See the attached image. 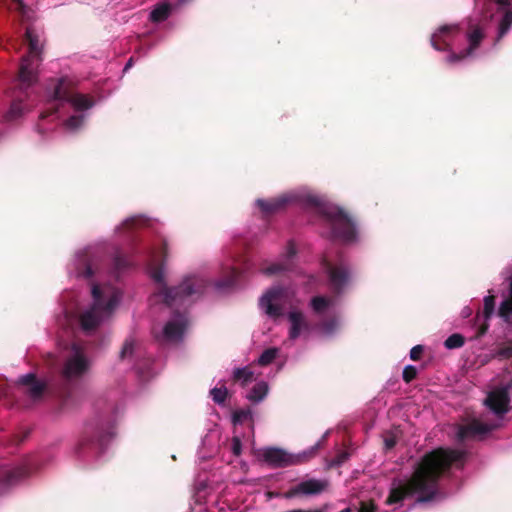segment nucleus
<instances>
[{"label": "nucleus", "instance_id": "f257e3e1", "mask_svg": "<svg viewBox=\"0 0 512 512\" xmlns=\"http://www.w3.org/2000/svg\"><path fill=\"white\" fill-rule=\"evenodd\" d=\"M465 460L466 454L462 450L438 448L427 453L418 462L408 481L393 484L387 504H395L414 495H417V502L432 500L437 492L439 477L451 468H462Z\"/></svg>", "mask_w": 512, "mask_h": 512}, {"label": "nucleus", "instance_id": "f03ea898", "mask_svg": "<svg viewBox=\"0 0 512 512\" xmlns=\"http://www.w3.org/2000/svg\"><path fill=\"white\" fill-rule=\"evenodd\" d=\"M288 203H299L318 214L330 227V237L344 244L357 240V231L352 219L339 207L327 202L324 198L302 189L286 193L276 199L256 201L257 206L270 214L282 209Z\"/></svg>", "mask_w": 512, "mask_h": 512}, {"label": "nucleus", "instance_id": "7ed1b4c3", "mask_svg": "<svg viewBox=\"0 0 512 512\" xmlns=\"http://www.w3.org/2000/svg\"><path fill=\"white\" fill-rule=\"evenodd\" d=\"M166 254V241L159 238L147 251V271L157 288L151 296V303H163L168 308H186L191 305L205 290L207 283L198 276L186 277L174 288H168L165 283L163 264L160 259Z\"/></svg>", "mask_w": 512, "mask_h": 512}, {"label": "nucleus", "instance_id": "20e7f679", "mask_svg": "<svg viewBox=\"0 0 512 512\" xmlns=\"http://www.w3.org/2000/svg\"><path fill=\"white\" fill-rule=\"evenodd\" d=\"M91 295L92 302L88 306L65 309L64 325L71 328L77 326L89 333L112 316L122 298L116 286L102 282L91 284Z\"/></svg>", "mask_w": 512, "mask_h": 512}, {"label": "nucleus", "instance_id": "39448f33", "mask_svg": "<svg viewBox=\"0 0 512 512\" xmlns=\"http://www.w3.org/2000/svg\"><path fill=\"white\" fill-rule=\"evenodd\" d=\"M485 26L482 23H471L465 35L457 25H445L440 27L431 37V44L436 50L453 51L460 40L465 38L467 48L452 52L448 57L449 63H456L461 60L473 58L478 55L477 49L484 37Z\"/></svg>", "mask_w": 512, "mask_h": 512}, {"label": "nucleus", "instance_id": "423d86ee", "mask_svg": "<svg viewBox=\"0 0 512 512\" xmlns=\"http://www.w3.org/2000/svg\"><path fill=\"white\" fill-rule=\"evenodd\" d=\"M48 102L55 111L64 104H69L76 112L64 124L65 129L71 132L82 127L85 120V111L93 106V101L86 95L77 93L71 87L70 82L61 78L53 85V89L47 90Z\"/></svg>", "mask_w": 512, "mask_h": 512}, {"label": "nucleus", "instance_id": "0eeeda50", "mask_svg": "<svg viewBox=\"0 0 512 512\" xmlns=\"http://www.w3.org/2000/svg\"><path fill=\"white\" fill-rule=\"evenodd\" d=\"M26 39L28 41L29 51L28 54L22 58L18 75V86L20 90L23 91H26L36 82L38 66L42 60L40 36L32 27L26 29Z\"/></svg>", "mask_w": 512, "mask_h": 512}, {"label": "nucleus", "instance_id": "6e6552de", "mask_svg": "<svg viewBox=\"0 0 512 512\" xmlns=\"http://www.w3.org/2000/svg\"><path fill=\"white\" fill-rule=\"evenodd\" d=\"M319 446L320 442L311 449L298 454L288 453L280 448L265 447L258 449L256 451V456L270 467H286L303 463L315 453Z\"/></svg>", "mask_w": 512, "mask_h": 512}, {"label": "nucleus", "instance_id": "1a4fd4ad", "mask_svg": "<svg viewBox=\"0 0 512 512\" xmlns=\"http://www.w3.org/2000/svg\"><path fill=\"white\" fill-rule=\"evenodd\" d=\"M322 267L327 274L331 288L341 292L349 283L351 274L342 255L326 254Z\"/></svg>", "mask_w": 512, "mask_h": 512}, {"label": "nucleus", "instance_id": "9d476101", "mask_svg": "<svg viewBox=\"0 0 512 512\" xmlns=\"http://www.w3.org/2000/svg\"><path fill=\"white\" fill-rule=\"evenodd\" d=\"M289 290L280 286L272 287L259 300L261 310L273 319L283 315Z\"/></svg>", "mask_w": 512, "mask_h": 512}, {"label": "nucleus", "instance_id": "9b49d317", "mask_svg": "<svg viewBox=\"0 0 512 512\" xmlns=\"http://www.w3.org/2000/svg\"><path fill=\"white\" fill-rule=\"evenodd\" d=\"M89 364L85 348L77 343H72L62 369V375L68 380L78 378L88 370Z\"/></svg>", "mask_w": 512, "mask_h": 512}, {"label": "nucleus", "instance_id": "f8f14e48", "mask_svg": "<svg viewBox=\"0 0 512 512\" xmlns=\"http://www.w3.org/2000/svg\"><path fill=\"white\" fill-rule=\"evenodd\" d=\"M69 273L77 278L90 279L95 274H101L99 261L92 257L90 249L77 252L72 265L69 267Z\"/></svg>", "mask_w": 512, "mask_h": 512}, {"label": "nucleus", "instance_id": "ddd939ff", "mask_svg": "<svg viewBox=\"0 0 512 512\" xmlns=\"http://www.w3.org/2000/svg\"><path fill=\"white\" fill-rule=\"evenodd\" d=\"M188 326V319L184 314L174 313L171 319L166 323L162 332L156 334V338L165 342H178L182 340Z\"/></svg>", "mask_w": 512, "mask_h": 512}, {"label": "nucleus", "instance_id": "4468645a", "mask_svg": "<svg viewBox=\"0 0 512 512\" xmlns=\"http://www.w3.org/2000/svg\"><path fill=\"white\" fill-rule=\"evenodd\" d=\"M493 5L497 7V11L489 17L492 21L498 23L497 40H500L510 29L512 25V9L510 8V0H491Z\"/></svg>", "mask_w": 512, "mask_h": 512}, {"label": "nucleus", "instance_id": "2eb2a0df", "mask_svg": "<svg viewBox=\"0 0 512 512\" xmlns=\"http://www.w3.org/2000/svg\"><path fill=\"white\" fill-rule=\"evenodd\" d=\"M328 482L322 479H306L291 487L286 493L287 498L295 496H313L322 493L326 490Z\"/></svg>", "mask_w": 512, "mask_h": 512}, {"label": "nucleus", "instance_id": "dca6fc26", "mask_svg": "<svg viewBox=\"0 0 512 512\" xmlns=\"http://www.w3.org/2000/svg\"><path fill=\"white\" fill-rule=\"evenodd\" d=\"M509 388L501 387L489 392L484 404L496 415L502 416L508 411Z\"/></svg>", "mask_w": 512, "mask_h": 512}, {"label": "nucleus", "instance_id": "f3484780", "mask_svg": "<svg viewBox=\"0 0 512 512\" xmlns=\"http://www.w3.org/2000/svg\"><path fill=\"white\" fill-rule=\"evenodd\" d=\"M495 427L496 425L483 423L480 420L474 419L470 423L458 427L457 438L462 441L468 438L480 437L487 434Z\"/></svg>", "mask_w": 512, "mask_h": 512}, {"label": "nucleus", "instance_id": "a211bd4d", "mask_svg": "<svg viewBox=\"0 0 512 512\" xmlns=\"http://www.w3.org/2000/svg\"><path fill=\"white\" fill-rule=\"evenodd\" d=\"M296 255V246L293 242H289L286 247L285 255L282 257L280 262L272 263L261 269V272L265 275H276L283 271L288 270L292 265V259Z\"/></svg>", "mask_w": 512, "mask_h": 512}, {"label": "nucleus", "instance_id": "6ab92c4d", "mask_svg": "<svg viewBox=\"0 0 512 512\" xmlns=\"http://www.w3.org/2000/svg\"><path fill=\"white\" fill-rule=\"evenodd\" d=\"M288 320L290 323L289 338L291 340H295L308 334L310 326L301 312L295 310L290 311L288 313Z\"/></svg>", "mask_w": 512, "mask_h": 512}, {"label": "nucleus", "instance_id": "aec40b11", "mask_svg": "<svg viewBox=\"0 0 512 512\" xmlns=\"http://www.w3.org/2000/svg\"><path fill=\"white\" fill-rule=\"evenodd\" d=\"M18 383L27 388V393L33 400L41 398L46 387L45 383L37 380L33 373L22 375L19 377Z\"/></svg>", "mask_w": 512, "mask_h": 512}, {"label": "nucleus", "instance_id": "412c9836", "mask_svg": "<svg viewBox=\"0 0 512 512\" xmlns=\"http://www.w3.org/2000/svg\"><path fill=\"white\" fill-rule=\"evenodd\" d=\"M509 279V297L505 298L498 308V316L506 323H512V275Z\"/></svg>", "mask_w": 512, "mask_h": 512}, {"label": "nucleus", "instance_id": "4be33fe9", "mask_svg": "<svg viewBox=\"0 0 512 512\" xmlns=\"http://www.w3.org/2000/svg\"><path fill=\"white\" fill-rule=\"evenodd\" d=\"M269 391L267 382L259 381L248 392L247 399L252 403H259L265 399Z\"/></svg>", "mask_w": 512, "mask_h": 512}, {"label": "nucleus", "instance_id": "5701e85b", "mask_svg": "<svg viewBox=\"0 0 512 512\" xmlns=\"http://www.w3.org/2000/svg\"><path fill=\"white\" fill-rule=\"evenodd\" d=\"M334 304V301L331 298H327L324 296H316L311 300V308L314 312L318 314H322L330 309Z\"/></svg>", "mask_w": 512, "mask_h": 512}, {"label": "nucleus", "instance_id": "b1692460", "mask_svg": "<svg viewBox=\"0 0 512 512\" xmlns=\"http://www.w3.org/2000/svg\"><path fill=\"white\" fill-rule=\"evenodd\" d=\"M170 14V5L167 3H160L150 13V19L153 22H161L168 18Z\"/></svg>", "mask_w": 512, "mask_h": 512}, {"label": "nucleus", "instance_id": "393cba45", "mask_svg": "<svg viewBox=\"0 0 512 512\" xmlns=\"http://www.w3.org/2000/svg\"><path fill=\"white\" fill-rule=\"evenodd\" d=\"M25 108L22 104V100L16 99L12 102L9 110L5 115L7 121H14L20 118L24 114Z\"/></svg>", "mask_w": 512, "mask_h": 512}, {"label": "nucleus", "instance_id": "a878e982", "mask_svg": "<svg viewBox=\"0 0 512 512\" xmlns=\"http://www.w3.org/2000/svg\"><path fill=\"white\" fill-rule=\"evenodd\" d=\"M233 377L242 385H247L254 380V373L249 367L236 368L233 372Z\"/></svg>", "mask_w": 512, "mask_h": 512}, {"label": "nucleus", "instance_id": "bb28decb", "mask_svg": "<svg viewBox=\"0 0 512 512\" xmlns=\"http://www.w3.org/2000/svg\"><path fill=\"white\" fill-rule=\"evenodd\" d=\"M239 275L240 272L236 268H232L227 279L215 283V289L218 292H224L227 288L232 287L237 282Z\"/></svg>", "mask_w": 512, "mask_h": 512}, {"label": "nucleus", "instance_id": "cd10ccee", "mask_svg": "<svg viewBox=\"0 0 512 512\" xmlns=\"http://www.w3.org/2000/svg\"><path fill=\"white\" fill-rule=\"evenodd\" d=\"M131 265V261L126 257L117 255L113 260L112 278L117 279L122 271Z\"/></svg>", "mask_w": 512, "mask_h": 512}, {"label": "nucleus", "instance_id": "c85d7f7f", "mask_svg": "<svg viewBox=\"0 0 512 512\" xmlns=\"http://www.w3.org/2000/svg\"><path fill=\"white\" fill-rule=\"evenodd\" d=\"M26 472L23 469L10 470L7 468H0V480H5L7 483H12L15 479L23 477Z\"/></svg>", "mask_w": 512, "mask_h": 512}, {"label": "nucleus", "instance_id": "c756f323", "mask_svg": "<svg viewBox=\"0 0 512 512\" xmlns=\"http://www.w3.org/2000/svg\"><path fill=\"white\" fill-rule=\"evenodd\" d=\"M483 316L485 320H489L495 312V297L489 294L484 297Z\"/></svg>", "mask_w": 512, "mask_h": 512}, {"label": "nucleus", "instance_id": "7c9ffc66", "mask_svg": "<svg viewBox=\"0 0 512 512\" xmlns=\"http://www.w3.org/2000/svg\"><path fill=\"white\" fill-rule=\"evenodd\" d=\"M278 353L279 350L277 348L266 349L258 358V363L260 365H268L277 357Z\"/></svg>", "mask_w": 512, "mask_h": 512}, {"label": "nucleus", "instance_id": "2f4dec72", "mask_svg": "<svg viewBox=\"0 0 512 512\" xmlns=\"http://www.w3.org/2000/svg\"><path fill=\"white\" fill-rule=\"evenodd\" d=\"M249 419H252V411L250 409L236 410L232 414V421L235 425L242 424Z\"/></svg>", "mask_w": 512, "mask_h": 512}, {"label": "nucleus", "instance_id": "473e14b6", "mask_svg": "<svg viewBox=\"0 0 512 512\" xmlns=\"http://www.w3.org/2000/svg\"><path fill=\"white\" fill-rule=\"evenodd\" d=\"M447 349L460 348L464 345V338L460 334L450 335L444 342Z\"/></svg>", "mask_w": 512, "mask_h": 512}, {"label": "nucleus", "instance_id": "72a5a7b5", "mask_svg": "<svg viewBox=\"0 0 512 512\" xmlns=\"http://www.w3.org/2000/svg\"><path fill=\"white\" fill-rule=\"evenodd\" d=\"M210 394L212 396V399L217 404H223L226 400L228 391L226 387H215L211 389Z\"/></svg>", "mask_w": 512, "mask_h": 512}, {"label": "nucleus", "instance_id": "f704fd0d", "mask_svg": "<svg viewBox=\"0 0 512 512\" xmlns=\"http://www.w3.org/2000/svg\"><path fill=\"white\" fill-rule=\"evenodd\" d=\"M339 327L340 323L338 320L325 322L321 327V334L323 336H331Z\"/></svg>", "mask_w": 512, "mask_h": 512}, {"label": "nucleus", "instance_id": "c9c22d12", "mask_svg": "<svg viewBox=\"0 0 512 512\" xmlns=\"http://www.w3.org/2000/svg\"><path fill=\"white\" fill-rule=\"evenodd\" d=\"M122 225H123V227L144 226V225H150V222L148 219H146L142 216H135V217L126 219Z\"/></svg>", "mask_w": 512, "mask_h": 512}, {"label": "nucleus", "instance_id": "e433bc0d", "mask_svg": "<svg viewBox=\"0 0 512 512\" xmlns=\"http://www.w3.org/2000/svg\"><path fill=\"white\" fill-rule=\"evenodd\" d=\"M135 348V342L133 339H127L123 345V348L120 353V357L122 359H126L133 354Z\"/></svg>", "mask_w": 512, "mask_h": 512}, {"label": "nucleus", "instance_id": "4c0bfd02", "mask_svg": "<svg viewBox=\"0 0 512 512\" xmlns=\"http://www.w3.org/2000/svg\"><path fill=\"white\" fill-rule=\"evenodd\" d=\"M416 373H417L416 368L412 365H408L403 370V379L406 382H410L412 379L415 378Z\"/></svg>", "mask_w": 512, "mask_h": 512}, {"label": "nucleus", "instance_id": "58836bf2", "mask_svg": "<svg viewBox=\"0 0 512 512\" xmlns=\"http://www.w3.org/2000/svg\"><path fill=\"white\" fill-rule=\"evenodd\" d=\"M231 449L235 456H239L242 451V443L238 436L232 438Z\"/></svg>", "mask_w": 512, "mask_h": 512}, {"label": "nucleus", "instance_id": "ea45409f", "mask_svg": "<svg viewBox=\"0 0 512 512\" xmlns=\"http://www.w3.org/2000/svg\"><path fill=\"white\" fill-rule=\"evenodd\" d=\"M423 351V347L421 345H416L410 350V358L412 360H418Z\"/></svg>", "mask_w": 512, "mask_h": 512}, {"label": "nucleus", "instance_id": "a19ab883", "mask_svg": "<svg viewBox=\"0 0 512 512\" xmlns=\"http://www.w3.org/2000/svg\"><path fill=\"white\" fill-rule=\"evenodd\" d=\"M498 356L501 358H511L512 357V347L503 348L498 352Z\"/></svg>", "mask_w": 512, "mask_h": 512}, {"label": "nucleus", "instance_id": "79ce46f5", "mask_svg": "<svg viewBox=\"0 0 512 512\" xmlns=\"http://www.w3.org/2000/svg\"><path fill=\"white\" fill-rule=\"evenodd\" d=\"M359 512H375L373 504L362 503Z\"/></svg>", "mask_w": 512, "mask_h": 512}, {"label": "nucleus", "instance_id": "37998d69", "mask_svg": "<svg viewBox=\"0 0 512 512\" xmlns=\"http://www.w3.org/2000/svg\"><path fill=\"white\" fill-rule=\"evenodd\" d=\"M396 441L395 439L393 438H386L385 439V446L387 449H391L392 447H394Z\"/></svg>", "mask_w": 512, "mask_h": 512}, {"label": "nucleus", "instance_id": "c03bdc74", "mask_svg": "<svg viewBox=\"0 0 512 512\" xmlns=\"http://www.w3.org/2000/svg\"><path fill=\"white\" fill-rule=\"evenodd\" d=\"M11 2L14 5L15 9H22L23 8L22 0H11Z\"/></svg>", "mask_w": 512, "mask_h": 512}, {"label": "nucleus", "instance_id": "a18cd8bd", "mask_svg": "<svg viewBox=\"0 0 512 512\" xmlns=\"http://www.w3.org/2000/svg\"><path fill=\"white\" fill-rule=\"evenodd\" d=\"M461 313L464 318H467L472 314V310L469 307H465Z\"/></svg>", "mask_w": 512, "mask_h": 512}, {"label": "nucleus", "instance_id": "49530a36", "mask_svg": "<svg viewBox=\"0 0 512 512\" xmlns=\"http://www.w3.org/2000/svg\"><path fill=\"white\" fill-rule=\"evenodd\" d=\"M132 66V58L126 63L124 67V71H127Z\"/></svg>", "mask_w": 512, "mask_h": 512}, {"label": "nucleus", "instance_id": "de8ad7c7", "mask_svg": "<svg viewBox=\"0 0 512 512\" xmlns=\"http://www.w3.org/2000/svg\"><path fill=\"white\" fill-rule=\"evenodd\" d=\"M47 116H48V114H47L46 112H44V113H42V114H41V117H42V118H45V117H47Z\"/></svg>", "mask_w": 512, "mask_h": 512}, {"label": "nucleus", "instance_id": "09e8293b", "mask_svg": "<svg viewBox=\"0 0 512 512\" xmlns=\"http://www.w3.org/2000/svg\"><path fill=\"white\" fill-rule=\"evenodd\" d=\"M341 512H350L349 508L343 509Z\"/></svg>", "mask_w": 512, "mask_h": 512}]
</instances>
